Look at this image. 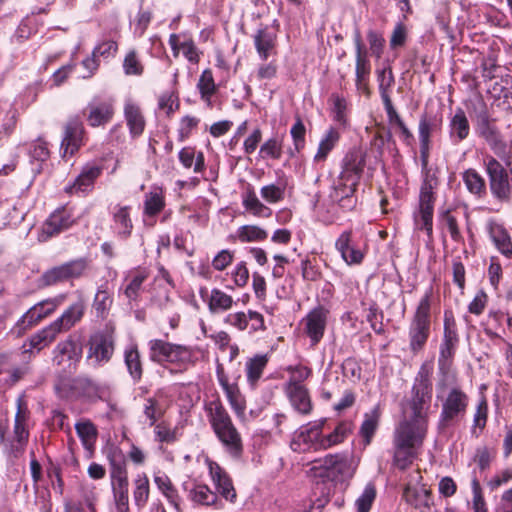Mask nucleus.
<instances>
[{"label":"nucleus","instance_id":"obj_45","mask_svg":"<svg viewBox=\"0 0 512 512\" xmlns=\"http://www.w3.org/2000/svg\"><path fill=\"white\" fill-rule=\"evenodd\" d=\"M357 464L348 454H338L337 463L334 466L332 477L346 480L353 477Z\"/></svg>","mask_w":512,"mask_h":512},{"label":"nucleus","instance_id":"obj_20","mask_svg":"<svg viewBox=\"0 0 512 512\" xmlns=\"http://www.w3.org/2000/svg\"><path fill=\"white\" fill-rule=\"evenodd\" d=\"M102 167L98 165L87 164L83 167L81 173L71 185L66 186L65 192L73 194H87L92 191L94 182L101 175Z\"/></svg>","mask_w":512,"mask_h":512},{"label":"nucleus","instance_id":"obj_12","mask_svg":"<svg viewBox=\"0 0 512 512\" xmlns=\"http://www.w3.org/2000/svg\"><path fill=\"white\" fill-rule=\"evenodd\" d=\"M111 471V485L114 493H129L127 462L123 451L116 446L109 448L107 453Z\"/></svg>","mask_w":512,"mask_h":512},{"label":"nucleus","instance_id":"obj_50","mask_svg":"<svg viewBox=\"0 0 512 512\" xmlns=\"http://www.w3.org/2000/svg\"><path fill=\"white\" fill-rule=\"evenodd\" d=\"M379 93L382 101L391 100V92L395 84L391 67H385L377 71Z\"/></svg>","mask_w":512,"mask_h":512},{"label":"nucleus","instance_id":"obj_15","mask_svg":"<svg viewBox=\"0 0 512 512\" xmlns=\"http://www.w3.org/2000/svg\"><path fill=\"white\" fill-rule=\"evenodd\" d=\"M216 375L219 385L225 392L226 398L232 410L234 411L237 417L244 418L246 411V401L244 396L241 394L238 385L229 382L228 376L226 375L222 364L217 365Z\"/></svg>","mask_w":512,"mask_h":512},{"label":"nucleus","instance_id":"obj_13","mask_svg":"<svg viewBox=\"0 0 512 512\" xmlns=\"http://www.w3.org/2000/svg\"><path fill=\"white\" fill-rule=\"evenodd\" d=\"M114 352L113 329L106 327L95 333L89 342L88 359L94 364L108 362Z\"/></svg>","mask_w":512,"mask_h":512},{"label":"nucleus","instance_id":"obj_31","mask_svg":"<svg viewBox=\"0 0 512 512\" xmlns=\"http://www.w3.org/2000/svg\"><path fill=\"white\" fill-rule=\"evenodd\" d=\"M403 496L408 504L420 512H429L433 504L431 492L424 486L411 487L408 485L404 490Z\"/></svg>","mask_w":512,"mask_h":512},{"label":"nucleus","instance_id":"obj_29","mask_svg":"<svg viewBox=\"0 0 512 512\" xmlns=\"http://www.w3.org/2000/svg\"><path fill=\"white\" fill-rule=\"evenodd\" d=\"M124 117L133 137L140 136L145 129V118L140 106L132 99H127L124 104Z\"/></svg>","mask_w":512,"mask_h":512},{"label":"nucleus","instance_id":"obj_62","mask_svg":"<svg viewBox=\"0 0 512 512\" xmlns=\"http://www.w3.org/2000/svg\"><path fill=\"white\" fill-rule=\"evenodd\" d=\"M66 274L71 279L80 278L85 275L88 269V261L84 258L72 260L62 264Z\"/></svg>","mask_w":512,"mask_h":512},{"label":"nucleus","instance_id":"obj_47","mask_svg":"<svg viewBox=\"0 0 512 512\" xmlns=\"http://www.w3.org/2000/svg\"><path fill=\"white\" fill-rule=\"evenodd\" d=\"M173 347V343L161 339L150 340V359L160 364L167 363Z\"/></svg>","mask_w":512,"mask_h":512},{"label":"nucleus","instance_id":"obj_30","mask_svg":"<svg viewBox=\"0 0 512 512\" xmlns=\"http://www.w3.org/2000/svg\"><path fill=\"white\" fill-rule=\"evenodd\" d=\"M286 395L295 411L302 415H309L313 405L306 386L285 387Z\"/></svg>","mask_w":512,"mask_h":512},{"label":"nucleus","instance_id":"obj_28","mask_svg":"<svg viewBox=\"0 0 512 512\" xmlns=\"http://www.w3.org/2000/svg\"><path fill=\"white\" fill-rule=\"evenodd\" d=\"M53 363L58 366H65L71 371L79 360V352L76 344L71 339L58 343L53 351Z\"/></svg>","mask_w":512,"mask_h":512},{"label":"nucleus","instance_id":"obj_61","mask_svg":"<svg viewBox=\"0 0 512 512\" xmlns=\"http://www.w3.org/2000/svg\"><path fill=\"white\" fill-rule=\"evenodd\" d=\"M376 497V489L374 485L367 484L362 494L357 498L355 506L357 512H369Z\"/></svg>","mask_w":512,"mask_h":512},{"label":"nucleus","instance_id":"obj_57","mask_svg":"<svg viewBox=\"0 0 512 512\" xmlns=\"http://www.w3.org/2000/svg\"><path fill=\"white\" fill-rule=\"evenodd\" d=\"M111 294L108 291L107 284H103L98 288L94 298L93 307L98 316L104 317L112 305Z\"/></svg>","mask_w":512,"mask_h":512},{"label":"nucleus","instance_id":"obj_24","mask_svg":"<svg viewBox=\"0 0 512 512\" xmlns=\"http://www.w3.org/2000/svg\"><path fill=\"white\" fill-rule=\"evenodd\" d=\"M486 231L497 250L507 258L512 257L511 237L504 225L495 219L486 222Z\"/></svg>","mask_w":512,"mask_h":512},{"label":"nucleus","instance_id":"obj_21","mask_svg":"<svg viewBox=\"0 0 512 512\" xmlns=\"http://www.w3.org/2000/svg\"><path fill=\"white\" fill-rule=\"evenodd\" d=\"M168 42L175 58L179 57L180 52H182L190 63L197 64L200 61L202 52L197 48L191 37L185 34L173 33L169 36Z\"/></svg>","mask_w":512,"mask_h":512},{"label":"nucleus","instance_id":"obj_10","mask_svg":"<svg viewBox=\"0 0 512 512\" xmlns=\"http://www.w3.org/2000/svg\"><path fill=\"white\" fill-rule=\"evenodd\" d=\"M325 420L309 423L300 427L291 440L290 447L294 452L307 453L321 451V433Z\"/></svg>","mask_w":512,"mask_h":512},{"label":"nucleus","instance_id":"obj_52","mask_svg":"<svg viewBox=\"0 0 512 512\" xmlns=\"http://www.w3.org/2000/svg\"><path fill=\"white\" fill-rule=\"evenodd\" d=\"M268 359L265 355H256L250 358L246 363L247 380L251 385H255L261 378Z\"/></svg>","mask_w":512,"mask_h":512},{"label":"nucleus","instance_id":"obj_25","mask_svg":"<svg viewBox=\"0 0 512 512\" xmlns=\"http://www.w3.org/2000/svg\"><path fill=\"white\" fill-rule=\"evenodd\" d=\"M188 498L196 505L223 509L224 503L208 485L195 483L188 491Z\"/></svg>","mask_w":512,"mask_h":512},{"label":"nucleus","instance_id":"obj_53","mask_svg":"<svg viewBox=\"0 0 512 512\" xmlns=\"http://www.w3.org/2000/svg\"><path fill=\"white\" fill-rule=\"evenodd\" d=\"M165 207V199L161 189L150 191L145 196L144 213L148 216L159 214Z\"/></svg>","mask_w":512,"mask_h":512},{"label":"nucleus","instance_id":"obj_9","mask_svg":"<svg viewBox=\"0 0 512 512\" xmlns=\"http://www.w3.org/2000/svg\"><path fill=\"white\" fill-rule=\"evenodd\" d=\"M428 422L413 417L404 418L396 426L393 443L420 448L426 437Z\"/></svg>","mask_w":512,"mask_h":512},{"label":"nucleus","instance_id":"obj_40","mask_svg":"<svg viewBox=\"0 0 512 512\" xmlns=\"http://www.w3.org/2000/svg\"><path fill=\"white\" fill-rule=\"evenodd\" d=\"M82 304L76 303L71 305L53 324L59 329L60 333L69 330L83 316Z\"/></svg>","mask_w":512,"mask_h":512},{"label":"nucleus","instance_id":"obj_7","mask_svg":"<svg viewBox=\"0 0 512 512\" xmlns=\"http://www.w3.org/2000/svg\"><path fill=\"white\" fill-rule=\"evenodd\" d=\"M432 400V383L427 374L420 373L412 388L409 401L410 417L428 422V411Z\"/></svg>","mask_w":512,"mask_h":512},{"label":"nucleus","instance_id":"obj_60","mask_svg":"<svg viewBox=\"0 0 512 512\" xmlns=\"http://www.w3.org/2000/svg\"><path fill=\"white\" fill-rule=\"evenodd\" d=\"M260 195L269 204L278 203L285 197V186L276 184L265 185L261 188Z\"/></svg>","mask_w":512,"mask_h":512},{"label":"nucleus","instance_id":"obj_3","mask_svg":"<svg viewBox=\"0 0 512 512\" xmlns=\"http://www.w3.org/2000/svg\"><path fill=\"white\" fill-rule=\"evenodd\" d=\"M432 290L425 292L420 299L409 325V348L417 354L423 350L430 336Z\"/></svg>","mask_w":512,"mask_h":512},{"label":"nucleus","instance_id":"obj_4","mask_svg":"<svg viewBox=\"0 0 512 512\" xmlns=\"http://www.w3.org/2000/svg\"><path fill=\"white\" fill-rule=\"evenodd\" d=\"M30 412L22 398L17 399V412L14 419L13 435L5 437V429L0 425V443L10 456L15 458L23 454L29 439L28 420Z\"/></svg>","mask_w":512,"mask_h":512},{"label":"nucleus","instance_id":"obj_36","mask_svg":"<svg viewBox=\"0 0 512 512\" xmlns=\"http://www.w3.org/2000/svg\"><path fill=\"white\" fill-rule=\"evenodd\" d=\"M58 334H60V331L52 322L50 325L46 326L30 337V348L25 349L24 352H31V349H37L38 351L42 350L43 348L50 345L56 339Z\"/></svg>","mask_w":512,"mask_h":512},{"label":"nucleus","instance_id":"obj_49","mask_svg":"<svg viewBox=\"0 0 512 512\" xmlns=\"http://www.w3.org/2000/svg\"><path fill=\"white\" fill-rule=\"evenodd\" d=\"M150 494L149 479L145 473H140L134 480L133 498L135 504L142 508L146 505Z\"/></svg>","mask_w":512,"mask_h":512},{"label":"nucleus","instance_id":"obj_32","mask_svg":"<svg viewBox=\"0 0 512 512\" xmlns=\"http://www.w3.org/2000/svg\"><path fill=\"white\" fill-rule=\"evenodd\" d=\"M470 132V125L465 112L458 108L450 119L449 134L453 143L458 144L465 140Z\"/></svg>","mask_w":512,"mask_h":512},{"label":"nucleus","instance_id":"obj_44","mask_svg":"<svg viewBox=\"0 0 512 512\" xmlns=\"http://www.w3.org/2000/svg\"><path fill=\"white\" fill-rule=\"evenodd\" d=\"M380 416L381 411L379 406H375L369 413L365 414L364 421L360 427V434L364 438L365 445L370 444L378 428Z\"/></svg>","mask_w":512,"mask_h":512},{"label":"nucleus","instance_id":"obj_51","mask_svg":"<svg viewBox=\"0 0 512 512\" xmlns=\"http://www.w3.org/2000/svg\"><path fill=\"white\" fill-rule=\"evenodd\" d=\"M75 429L84 447L91 450L97 439V429L95 425L89 420H84L77 422Z\"/></svg>","mask_w":512,"mask_h":512},{"label":"nucleus","instance_id":"obj_58","mask_svg":"<svg viewBox=\"0 0 512 512\" xmlns=\"http://www.w3.org/2000/svg\"><path fill=\"white\" fill-rule=\"evenodd\" d=\"M259 156L263 159H280L282 156V141L278 137L269 138L261 145Z\"/></svg>","mask_w":512,"mask_h":512},{"label":"nucleus","instance_id":"obj_27","mask_svg":"<svg viewBox=\"0 0 512 512\" xmlns=\"http://www.w3.org/2000/svg\"><path fill=\"white\" fill-rule=\"evenodd\" d=\"M327 314V310L322 307H317L305 318L306 333L310 337L313 345L317 344L323 337Z\"/></svg>","mask_w":512,"mask_h":512},{"label":"nucleus","instance_id":"obj_41","mask_svg":"<svg viewBox=\"0 0 512 512\" xmlns=\"http://www.w3.org/2000/svg\"><path fill=\"white\" fill-rule=\"evenodd\" d=\"M114 227L118 234L124 238L130 236L133 224L130 218L129 206H117L113 213Z\"/></svg>","mask_w":512,"mask_h":512},{"label":"nucleus","instance_id":"obj_37","mask_svg":"<svg viewBox=\"0 0 512 512\" xmlns=\"http://www.w3.org/2000/svg\"><path fill=\"white\" fill-rule=\"evenodd\" d=\"M205 300L209 311L213 314L228 311L234 304L232 296L219 288H213Z\"/></svg>","mask_w":512,"mask_h":512},{"label":"nucleus","instance_id":"obj_43","mask_svg":"<svg viewBox=\"0 0 512 512\" xmlns=\"http://www.w3.org/2000/svg\"><path fill=\"white\" fill-rule=\"evenodd\" d=\"M194 352L191 347L174 344L167 363L176 365L180 371L186 370L192 363Z\"/></svg>","mask_w":512,"mask_h":512},{"label":"nucleus","instance_id":"obj_48","mask_svg":"<svg viewBox=\"0 0 512 512\" xmlns=\"http://www.w3.org/2000/svg\"><path fill=\"white\" fill-rule=\"evenodd\" d=\"M457 214V210L447 209L441 213L440 217L442 224L448 230L452 240L456 243H462L464 238L460 231Z\"/></svg>","mask_w":512,"mask_h":512},{"label":"nucleus","instance_id":"obj_54","mask_svg":"<svg viewBox=\"0 0 512 512\" xmlns=\"http://www.w3.org/2000/svg\"><path fill=\"white\" fill-rule=\"evenodd\" d=\"M350 425L347 423H339L333 432L330 434L324 436L323 432L321 433V443H322V449L326 450L331 448L332 446H335L337 444H340L344 441V439L348 436L350 433Z\"/></svg>","mask_w":512,"mask_h":512},{"label":"nucleus","instance_id":"obj_5","mask_svg":"<svg viewBox=\"0 0 512 512\" xmlns=\"http://www.w3.org/2000/svg\"><path fill=\"white\" fill-rule=\"evenodd\" d=\"M450 376H443L437 383V398L442 400V410L440 413L439 426L444 428L448 424L462 417L468 407V396L459 387H453L444 396L445 388Z\"/></svg>","mask_w":512,"mask_h":512},{"label":"nucleus","instance_id":"obj_17","mask_svg":"<svg viewBox=\"0 0 512 512\" xmlns=\"http://www.w3.org/2000/svg\"><path fill=\"white\" fill-rule=\"evenodd\" d=\"M62 302V298L47 299L31 307L17 322L19 330H26L50 315Z\"/></svg>","mask_w":512,"mask_h":512},{"label":"nucleus","instance_id":"obj_16","mask_svg":"<svg viewBox=\"0 0 512 512\" xmlns=\"http://www.w3.org/2000/svg\"><path fill=\"white\" fill-rule=\"evenodd\" d=\"M74 223L71 213L65 208L61 207L55 210L42 226L41 232L38 236L39 241L45 242L51 237L61 233L62 231L70 228Z\"/></svg>","mask_w":512,"mask_h":512},{"label":"nucleus","instance_id":"obj_11","mask_svg":"<svg viewBox=\"0 0 512 512\" xmlns=\"http://www.w3.org/2000/svg\"><path fill=\"white\" fill-rule=\"evenodd\" d=\"M432 184L425 183L420 192L419 210L414 214V226L416 230H424L428 242L433 240V212L434 194Z\"/></svg>","mask_w":512,"mask_h":512},{"label":"nucleus","instance_id":"obj_42","mask_svg":"<svg viewBox=\"0 0 512 512\" xmlns=\"http://www.w3.org/2000/svg\"><path fill=\"white\" fill-rule=\"evenodd\" d=\"M197 88L201 100L204 101L208 107H212V96L216 93L217 87L210 69H205L202 72L197 83Z\"/></svg>","mask_w":512,"mask_h":512},{"label":"nucleus","instance_id":"obj_1","mask_svg":"<svg viewBox=\"0 0 512 512\" xmlns=\"http://www.w3.org/2000/svg\"><path fill=\"white\" fill-rule=\"evenodd\" d=\"M365 166V157L360 151L349 152L344 160L342 171L334 181L330 198L344 209L355 205L353 195L360 181Z\"/></svg>","mask_w":512,"mask_h":512},{"label":"nucleus","instance_id":"obj_14","mask_svg":"<svg viewBox=\"0 0 512 512\" xmlns=\"http://www.w3.org/2000/svg\"><path fill=\"white\" fill-rule=\"evenodd\" d=\"M209 476L219 498L224 502L234 504L237 500V492L229 474L217 462L206 459Z\"/></svg>","mask_w":512,"mask_h":512},{"label":"nucleus","instance_id":"obj_18","mask_svg":"<svg viewBox=\"0 0 512 512\" xmlns=\"http://www.w3.org/2000/svg\"><path fill=\"white\" fill-rule=\"evenodd\" d=\"M114 113L112 100H93L87 105L84 115L91 127H99L108 124Z\"/></svg>","mask_w":512,"mask_h":512},{"label":"nucleus","instance_id":"obj_63","mask_svg":"<svg viewBox=\"0 0 512 512\" xmlns=\"http://www.w3.org/2000/svg\"><path fill=\"white\" fill-rule=\"evenodd\" d=\"M123 69L126 75L139 76L143 73L144 67L134 50L127 53L123 61Z\"/></svg>","mask_w":512,"mask_h":512},{"label":"nucleus","instance_id":"obj_26","mask_svg":"<svg viewBox=\"0 0 512 512\" xmlns=\"http://www.w3.org/2000/svg\"><path fill=\"white\" fill-rule=\"evenodd\" d=\"M337 251L347 265H358L364 259L363 252L352 244V232L344 231L335 242Z\"/></svg>","mask_w":512,"mask_h":512},{"label":"nucleus","instance_id":"obj_34","mask_svg":"<svg viewBox=\"0 0 512 512\" xmlns=\"http://www.w3.org/2000/svg\"><path fill=\"white\" fill-rule=\"evenodd\" d=\"M254 44L259 57L262 60H267L275 49L276 34L268 27L258 29L254 35Z\"/></svg>","mask_w":512,"mask_h":512},{"label":"nucleus","instance_id":"obj_22","mask_svg":"<svg viewBox=\"0 0 512 512\" xmlns=\"http://www.w3.org/2000/svg\"><path fill=\"white\" fill-rule=\"evenodd\" d=\"M84 133L83 123L79 119L74 118L67 122L61 143L63 156L73 155L78 151L84 143Z\"/></svg>","mask_w":512,"mask_h":512},{"label":"nucleus","instance_id":"obj_59","mask_svg":"<svg viewBox=\"0 0 512 512\" xmlns=\"http://www.w3.org/2000/svg\"><path fill=\"white\" fill-rule=\"evenodd\" d=\"M286 370L290 373V377L285 387L304 386L302 382L311 375V369L302 365L288 366Z\"/></svg>","mask_w":512,"mask_h":512},{"label":"nucleus","instance_id":"obj_55","mask_svg":"<svg viewBox=\"0 0 512 512\" xmlns=\"http://www.w3.org/2000/svg\"><path fill=\"white\" fill-rule=\"evenodd\" d=\"M462 179L470 193L478 196H481L483 193H485V180L475 169L466 170L463 173Z\"/></svg>","mask_w":512,"mask_h":512},{"label":"nucleus","instance_id":"obj_39","mask_svg":"<svg viewBox=\"0 0 512 512\" xmlns=\"http://www.w3.org/2000/svg\"><path fill=\"white\" fill-rule=\"evenodd\" d=\"M393 465L400 470L407 469L417 457L419 448L400 443H393Z\"/></svg>","mask_w":512,"mask_h":512},{"label":"nucleus","instance_id":"obj_23","mask_svg":"<svg viewBox=\"0 0 512 512\" xmlns=\"http://www.w3.org/2000/svg\"><path fill=\"white\" fill-rule=\"evenodd\" d=\"M441 120L435 116L423 115L420 118L418 133L420 141L421 160L424 166L428 163L429 150H430V137L432 133L440 129Z\"/></svg>","mask_w":512,"mask_h":512},{"label":"nucleus","instance_id":"obj_8","mask_svg":"<svg viewBox=\"0 0 512 512\" xmlns=\"http://www.w3.org/2000/svg\"><path fill=\"white\" fill-rule=\"evenodd\" d=\"M484 166L492 195L500 201H509L512 190L507 170L492 156L484 159Z\"/></svg>","mask_w":512,"mask_h":512},{"label":"nucleus","instance_id":"obj_19","mask_svg":"<svg viewBox=\"0 0 512 512\" xmlns=\"http://www.w3.org/2000/svg\"><path fill=\"white\" fill-rule=\"evenodd\" d=\"M354 43L356 47V87L358 91L369 96L368 76L370 74V64L363 51L362 37L358 30L354 35Z\"/></svg>","mask_w":512,"mask_h":512},{"label":"nucleus","instance_id":"obj_6","mask_svg":"<svg viewBox=\"0 0 512 512\" xmlns=\"http://www.w3.org/2000/svg\"><path fill=\"white\" fill-rule=\"evenodd\" d=\"M458 343L459 336L454 315L451 311H445L443 340L438 358V367L443 376H447L450 372Z\"/></svg>","mask_w":512,"mask_h":512},{"label":"nucleus","instance_id":"obj_38","mask_svg":"<svg viewBox=\"0 0 512 512\" xmlns=\"http://www.w3.org/2000/svg\"><path fill=\"white\" fill-rule=\"evenodd\" d=\"M154 483L174 509L181 512V498L170 478L165 474H158L154 476Z\"/></svg>","mask_w":512,"mask_h":512},{"label":"nucleus","instance_id":"obj_2","mask_svg":"<svg viewBox=\"0 0 512 512\" xmlns=\"http://www.w3.org/2000/svg\"><path fill=\"white\" fill-rule=\"evenodd\" d=\"M209 423L225 451L233 458H239L243 453L242 437L233 421L218 401H212L206 408Z\"/></svg>","mask_w":512,"mask_h":512},{"label":"nucleus","instance_id":"obj_35","mask_svg":"<svg viewBox=\"0 0 512 512\" xmlns=\"http://www.w3.org/2000/svg\"><path fill=\"white\" fill-rule=\"evenodd\" d=\"M341 137V133L335 127H329L321 137L314 161L317 163L324 162L329 153L336 147Z\"/></svg>","mask_w":512,"mask_h":512},{"label":"nucleus","instance_id":"obj_64","mask_svg":"<svg viewBox=\"0 0 512 512\" xmlns=\"http://www.w3.org/2000/svg\"><path fill=\"white\" fill-rule=\"evenodd\" d=\"M147 279L145 272H137L130 280V283L124 290L125 296L129 300H136L139 296V292L143 282Z\"/></svg>","mask_w":512,"mask_h":512},{"label":"nucleus","instance_id":"obj_56","mask_svg":"<svg viewBox=\"0 0 512 512\" xmlns=\"http://www.w3.org/2000/svg\"><path fill=\"white\" fill-rule=\"evenodd\" d=\"M267 235L266 230L256 225H243L236 231V238L242 243L263 241Z\"/></svg>","mask_w":512,"mask_h":512},{"label":"nucleus","instance_id":"obj_46","mask_svg":"<svg viewBox=\"0 0 512 512\" xmlns=\"http://www.w3.org/2000/svg\"><path fill=\"white\" fill-rule=\"evenodd\" d=\"M125 364L134 381H140L143 373L140 353L136 346L128 347L124 352Z\"/></svg>","mask_w":512,"mask_h":512},{"label":"nucleus","instance_id":"obj_33","mask_svg":"<svg viewBox=\"0 0 512 512\" xmlns=\"http://www.w3.org/2000/svg\"><path fill=\"white\" fill-rule=\"evenodd\" d=\"M242 205L246 211L255 217L269 218L272 210L257 197L254 188L249 186L242 194Z\"/></svg>","mask_w":512,"mask_h":512}]
</instances>
